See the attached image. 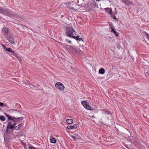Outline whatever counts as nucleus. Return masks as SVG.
Returning <instances> with one entry per match:
<instances>
[{"label":"nucleus","instance_id":"1","mask_svg":"<svg viewBox=\"0 0 149 149\" xmlns=\"http://www.w3.org/2000/svg\"><path fill=\"white\" fill-rule=\"evenodd\" d=\"M6 116L8 118V120L7 125L6 128V132L8 134H11L13 132V130H19L20 127L22 126L21 124H19L17 126L16 122L19 121L23 120L22 117L15 118L14 116L12 117L6 113L5 114Z\"/></svg>","mask_w":149,"mask_h":149},{"label":"nucleus","instance_id":"2","mask_svg":"<svg viewBox=\"0 0 149 149\" xmlns=\"http://www.w3.org/2000/svg\"><path fill=\"white\" fill-rule=\"evenodd\" d=\"M66 29L65 35L68 37L73 38L75 36L73 33H75V35L76 34L75 33V31L74 30L72 26V25L68 26Z\"/></svg>","mask_w":149,"mask_h":149},{"label":"nucleus","instance_id":"3","mask_svg":"<svg viewBox=\"0 0 149 149\" xmlns=\"http://www.w3.org/2000/svg\"><path fill=\"white\" fill-rule=\"evenodd\" d=\"M62 46H63V47H65L66 48L69 49L71 51L74 52L75 53L79 54V55H82L83 54V52L79 48L73 46H70L69 45H66L63 46L62 45Z\"/></svg>","mask_w":149,"mask_h":149},{"label":"nucleus","instance_id":"4","mask_svg":"<svg viewBox=\"0 0 149 149\" xmlns=\"http://www.w3.org/2000/svg\"><path fill=\"white\" fill-rule=\"evenodd\" d=\"M0 13L6 14L8 15H10V17H16L17 15L13 12H10L5 9H3L0 6Z\"/></svg>","mask_w":149,"mask_h":149},{"label":"nucleus","instance_id":"5","mask_svg":"<svg viewBox=\"0 0 149 149\" xmlns=\"http://www.w3.org/2000/svg\"><path fill=\"white\" fill-rule=\"evenodd\" d=\"M55 86L56 89L60 91H63L65 88L64 85L60 82L56 83Z\"/></svg>","mask_w":149,"mask_h":149},{"label":"nucleus","instance_id":"6","mask_svg":"<svg viewBox=\"0 0 149 149\" xmlns=\"http://www.w3.org/2000/svg\"><path fill=\"white\" fill-rule=\"evenodd\" d=\"M6 39L10 43L12 44H15L16 41L14 40L13 38L11 35L9 36L8 35L6 37Z\"/></svg>","mask_w":149,"mask_h":149},{"label":"nucleus","instance_id":"7","mask_svg":"<svg viewBox=\"0 0 149 149\" xmlns=\"http://www.w3.org/2000/svg\"><path fill=\"white\" fill-rule=\"evenodd\" d=\"M88 5L89 8L90 9L98 6L97 4L94 1H92Z\"/></svg>","mask_w":149,"mask_h":149},{"label":"nucleus","instance_id":"8","mask_svg":"<svg viewBox=\"0 0 149 149\" xmlns=\"http://www.w3.org/2000/svg\"><path fill=\"white\" fill-rule=\"evenodd\" d=\"M8 29L7 28L5 27L2 29V33L3 35L8 34Z\"/></svg>","mask_w":149,"mask_h":149},{"label":"nucleus","instance_id":"9","mask_svg":"<svg viewBox=\"0 0 149 149\" xmlns=\"http://www.w3.org/2000/svg\"><path fill=\"white\" fill-rule=\"evenodd\" d=\"M123 2L127 6H129L130 4H132V2L129 0H122Z\"/></svg>","mask_w":149,"mask_h":149},{"label":"nucleus","instance_id":"10","mask_svg":"<svg viewBox=\"0 0 149 149\" xmlns=\"http://www.w3.org/2000/svg\"><path fill=\"white\" fill-rule=\"evenodd\" d=\"M77 127V125L75 124L74 125L72 126L68 125V126L67 127L68 130H70L73 129H76Z\"/></svg>","mask_w":149,"mask_h":149},{"label":"nucleus","instance_id":"11","mask_svg":"<svg viewBox=\"0 0 149 149\" xmlns=\"http://www.w3.org/2000/svg\"><path fill=\"white\" fill-rule=\"evenodd\" d=\"M105 12L111 14V13L112 9L109 8H106L104 9Z\"/></svg>","mask_w":149,"mask_h":149},{"label":"nucleus","instance_id":"12","mask_svg":"<svg viewBox=\"0 0 149 149\" xmlns=\"http://www.w3.org/2000/svg\"><path fill=\"white\" fill-rule=\"evenodd\" d=\"M56 140L54 138L52 137L50 139V141L52 143H55L56 142Z\"/></svg>","mask_w":149,"mask_h":149},{"label":"nucleus","instance_id":"13","mask_svg":"<svg viewBox=\"0 0 149 149\" xmlns=\"http://www.w3.org/2000/svg\"><path fill=\"white\" fill-rule=\"evenodd\" d=\"M105 70L104 68H100L99 71V72L101 74H103L105 73Z\"/></svg>","mask_w":149,"mask_h":149},{"label":"nucleus","instance_id":"14","mask_svg":"<svg viewBox=\"0 0 149 149\" xmlns=\"http://www.w3.org/2000/svg\"><path fill=\"white\" fill-rule=\"evenodd\" d=\"M73 38L76 39L77 40H78L79 41H83V40H82V38H79V36H74V37Z\"/></svg>","mask_w":149,"mask_h":149},{"label":"nucleus","instance_id":"15","mask_svg":"<svg viewBox=\"0 0 149 149\" xmlns=\"http://www.w3.org/2000/svg\"><path fill=\"white\" fill-rule=\"evenodd\" d=\"M73 120L71 119H68L66 120V122L68 124H70L72 123Z\"/></svg>","mask_w":149,"mask_h":149},{"label":"nucleus","instance_id":"16","mask_svg":"<svg viewBox=\"0 0 149 149\" xmlns=\"http://www.w3.org/2000/svg\"><path fill=\"white\" fill-rule=\"evenodd\" d=\"M6 52H8L11 53H13L14 52V51L12 50V49L10 48H7V49H6Z\"/></svg>","mask_w":149,"mask_h":149},{"label":"nucleus","instance_id":"17","mask_svg":"<svg viewBox=\"0 0 149 149\" xmlns=\"http://www.w3.org/2000/svg\"><path fill=\"white\" fill-rule=\"evenodd\" d=\"M143 34L146 37L147 39L149 40V35L146 32H144Z\"/></svg>","mask_w":149,"mask_h":149},{"label":"nucleus","instance_id":"18","mask_svg":"<svg viewBox=\"0 0 149 149\" xmlns=\"http://www.w3.org/2000/svg\"><path fill=\"white\" fill-rule=\"evenodd\" d=\"M111 31V32L113 33L115 31L114 29L113 26L112 25H110Z\"/></svg>","mask_w":149,"mask_h":149},{"label":"nucleus","instance_id":"19","mask_svg":"<svg viewBox=\"0 0 149 149\" xmlns=\"http://www.w3.org/2000/svg\"><path fill=\"white\" fill-rule=\"evenodd\" d=\"M81 104L84 107L87 104V102L84 101L82 102Z\"/></svg>","mask_w":149,"mask_h":149},{"label":"nucleus","instance_id":"20","mask_svg":"<svg viewBox=\"0 0 149 149\" xmlns=\"http://www.w3.org/2000/svg\"><path fill=\"white\" fill-rule=\"evenodd\" d=\"M75 136H72L71 137L74 139V140L75 141L78 139V138L76 136V134H75Z\"/></svg>","mask_w":149,"mask_h":149},{"label":"nucleus","instance_id":"21","mask_svg":"<svg viewBox=\"0 0 149 149\" xmlns=\"http://www.w3.org/2000/svg\"><path fill=\"white\" fill-rule=\"evenodd\" d=\"M102 111H103V113L104 114H109V112L106 110L103 109V110H102Z\"/></svg>","mask_w":149,"mask_h":149},{"label":"nucleus","instance_id":"22","mask_svg":"<svg viewBox=\"0 0 149 149\" xmlns=\"http://www.w3.org/2000/svg\"><path fill=\"white\" fill-rule=\"evenodd\" d=\"M0 120L2 121H4L5 120V118L3 116H0Z\"/></svg>","mask_w":149,"mask_h":149},{"label":"nucleus","instance_id":"23","mask_svg":"<svg viewBox=\"0 0 149 149\" xmlns=\"http://www.w3.org/2000/svg\"><path fill=\"white\" fill-rule=\"evenodd\" d=\"M111 17L113 18V19H117V18H116L114 14H112L111 13Z\"/></svg>","mask_w":149,"mask_h":149},{"label":"nucleus","instance_id":"24","mask_svg":"<svg viewBox=\"0 0 149 149\" xmlns=\"http://www.w3.org/2000/svg\"><path fill=\"white\" fill-rule=\"evenodd\" d=\"M12 53L11 54L12 55H13V56H14L16 57H17L18 54H17V53H15V52H13V53Z\"/></svg>","mask_w":149,"mask_h":149},{"label":"nucleus","instance_id":"25","mask_svg":"<svg viewBox=\"0 0 149 149\" xmlns=\"http://www.w3.org/2000/svg\"><path fill=\"white\" fill-rule=\"evenodd\" d=\"M12 53L11 54L12 55H13V56H14L16 57H17L18 54H17V53H15V52H13V53Z\"/></svg>","mask_w":149,"mask_h":149},{"label":"nucleus","instance_id":"26","mask_svg":"<svg viewBox=\"0 0 149 149\" xmlns=\"http://www.w3.org/2000/svg\"><path fill=\"white\" fill-rule=\"evenodd\" d=\"M87 109L90 110H91V107L88 104H87L85 107Z\"/></svg>","mask_w":149,"mask_h":149},{"label":"nucleus","instance_id":"27","mask_svg":"<svg viewBox=\"0 0 149 149\" xmlns=\"http://www.w3.org/2000/svg\"><path fill=\"white\" fill-rule=\"evenodd\" d=\"M29 149H36L33 146H29L28 147Z\"/></svg>","mask_w":149,"mask_h":149},{"label":"nucleus","instance_id":"28","mask_svg":"<svg viewBox=\"0 0 149 149\" xmlns=\"http://www.w3.org/2000/svg\"><path fill=\"white\" fill-rule=\"evenodd\" d=\"M113 33L116 36V37H118V36L119 33L116 31H115L113 32Z\"/></svg>","mask_w":149,"mask_h":149},{"label":"nucleus","instance_id":"29","mask_svg":"<svg viewBox=\"0 0 149 149\" xmlns=\"http://www.w3.org/2000/svg\"><path fill=\"white\" fill-rule=\"evenodd\" d=\"M1 45L3 47L5 50V51H6V49H7L8 47H7L5 45L3 44H1Z\"/></svg>","mask_w":149,"mask_h":149},{"label":"nucleus","instance_id":"30","mask_svg":"<svg viewBox=\"0 0 149 149\" xmlns=\"http://www.w3.org/2000/svg\"><path fill=\"white\" fill-rule=\"evenodd\" d=\"M145 75L147 77H149V70L146 73Z\"/></svg>","mask_w":149,"mask_h":149},{"label":"nucleus","instance_id":"31","mask_svg":"<svg viewBox=\"0 0 149 149\" xmlns=\"http://www.w3.org/2000/svg\"><path fill=\"white\" fill-rule=\"evenodd\" d=\"M69 8L70 9L72 10H77L76 9H75L73 7H70Z\"/></svg>","mask_w":149,"mask_h":149},{"label":"nucleus","instance_id":"32","mask_svg":"<svg viewBox=\"0 0 149 149\" xmlns=\"http://www.w3.org/2000/svg\"><path fill=\"white\" fill-rule=\"evenodd\" d=\"M4 104L2 102H0V106L3 107Z\"/></svg>","mask_w":149,"mask_h":149},{"label":"nucleus","instance_id":"33","mask_svg":"<svg viewBox=\"0 0 149 149\" xmlns=\"http://www.w3.org/2000/svg\"><path fill=\"white\" fill-rule=\"evenodd\" d=\"M20 61V60H21V58H20V57L18 56L17 55V57H16Z\"/></svg>","mask_w":149,"mask_h":149},{"label":"nucleus","instance_id":"34","mask_svg":"<svg viewBox=\"0 0 149 149\" xmlns=\"http://www.w3.org/2000/svg\"><path fill=\"white\" fill-rule=\"evenodd\" d=\"M3 106L5 107H8V105L7 104H4V105Z\"/></svg>","mask_w":149,"mask_h":149},{"label":"nucleus","instance_id":"35","mask_svg":"<svg viewBox=\"0 0 149 149\" xmlns=\"http://www.w3.org/2000/svg\"><path fill=\"white\" fill-rule=\"evenodd\" d=\"M67 42H68L69 43H71V42L70 40H68L67 41Z\"/></svg>","mask_w":149,"mask_h":149},{"label":"nucleus","instance_id":"36","mask_svg":"<svg viewBox=\"0 0 149 149\" xmlns=\"http://www.w3.org/2000/svg\"><path fill=\"white\" fill-rule=\"evenodd\" d=\"M76 136L77 137V138H78V139L80 137V136L78 135L77 134H76Z\"/></svg>","mask_w":149,"mask_h":149},{"label":"nucleus","instance_id":"37","mask_svg":"<svg viewBox=\"0 0 149 149\" xmlns=\"http://www.w3.org/2000/svg\"><path fill=\"white\" fill-rule=\"evenodd\" d=\"M148 62L149 63V58L148 59Z\"/></svg>","mask_w":149,"mask_h":149},{"label":"nucleus","instance_id":"38","mask_svg":"<svg viewBox=\"0 0 149 149\" xmlns=\"http://www.w3.org/2000/svg\"><path fill=\"white\" fill-rule=\"evenodd\" d=\"M100 0H96V1H100Z\"/></svg>","mask_w":149,"mask_h":149},{"label":"nucleus","instance_id":"39","mask_svg":"<svg viewBox=\"0 0 149 149\" xmlns=\"http://www.w3.org/2000/svg\"><path fill=\"white\" fill-rule=\"evenodd\" d=\"M12 111H14V110L12 109Z\"/></svg>","mask_w":149,"mask_h":149}]
</instances>
